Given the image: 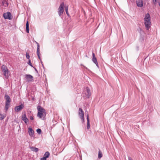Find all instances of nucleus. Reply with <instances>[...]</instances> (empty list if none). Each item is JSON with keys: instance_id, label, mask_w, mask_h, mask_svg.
<instances>
[{"instance_id": "nucleus-10", "label": "nucleus", "mask_w": 160, "mask_h": 160, "mask_svg": "<svg viewBox=\"0 0 160 160\" xmlns=\"http://www.w3.org/2000/svg\"><path fill=\"white\" fill-rule=\"evenodd\" d=\"M136 2L137 6L139 7H142L143 6L142 0H137Z\"/></svg>"}, {"instance_id": "nucleus-18", "label": "nucleus", "mask_w": 160, "mask_h": 160, "mask_svg": "<svg viewBox=\"0 0 160 160\" xmlns=\"http://www.w3.org/2000/svg\"><path fill=\"white\" fill-rule=\"evenodd\" d=\"M58 15L60 17H61V15H62L64 12V11H63L62 10H61L60 9L58 8Z\"/></svg>"}, {"instance_id": "nucleus-1", "label": "nucleus", "mask_w": 160, "mask_h": 160, "mask_svg": "<svg viewBox=\"0 0 160 160\" xmlns=\"http://www.w3.org/2000/svg\"><path fill=\"white\" fill-rule=\"evenodd\" d=\"M37 109L38 110V117L42 120H44L46 116L45 110L40 106H37Z\"/></svg>"}, {"instance_id": "nucleus-17", "label": "nucleus", "mask_w": 160, "mask_h": 160, "mask_svg": "<svg viewBox=\"0 0 160 160\" xmlns=\"http://www.w3.org/2000/svg\"><path fill=\"white\" fill-rule=\"evenodd\" d=\"M29 23L28 21L26 23V31L27 33H29Z\"/></svg>"}, {"instance_id": "nucleus-6", "label": "nucleus", "mask_w": 160, "mask_h": 160, "mask_svg": "<svg viewBox=\"0 0 160 160\" xmlns=\"http://www.w3.org/2000/svg\"><path fill=\"white\" fill-rule=\"evenodd\" d=\"M85 94V97L88 98H89L91 95V93L90 90L88 87H87L86 88Z\"/></svg>"}, {"instance_id": "nucleus-35", "label": "nucleus", "mask_w": 160, "mask_h": 160, "mask_svg": "<svg viewBox=\"0 0 160 160\" xmlns=\"http://www.w3.org/2000/svg\"><path fill=\"white\" fill-rule=\"evenodd\" d=\"M136 48H137V50H138L139 47L138 46H137L136 47Z\"/></svg>"}, {"instance_id": "nucleus-5", "label": "nucleus", "mask_w": 160, "mask_h": 160, "mask_svg": "<svg viewBox=\"0 0 160 160\" xmlns=\"http://www.w3.org/2000/svg\"><path fill=\"white\" fill-rule=\"evenodd\" d=\"M3 17L5 19H8L9 20H11L12 19L11 14L9 12L4 13L3 14Z\"/></svg>"}, {"instance_id": "nucleus-29", "label": "nucleus", "mask_w": 160, "mask_h": 160, "mask_svg": "<svg viewBox=\"0 0 160 160\" xmlns=\"http://www.w3.org/2000/svg\"><path fill=\"white\" fill-rule=\"evenodd\" d=\"M80 118L81 119L82 122V123H83L84 121V117H83V118H82V117H81V118Z\"/></svg>"}, {"instance_id": "nucleus-34", "label": "nucleus", "mask_w": 160, "mask_h": 160, "mask_svg": "<svg viewBox=\"0 0 160 160\" xmlns=\"http://www.w3.org/2000/svg\"><path fill=\"white\" fill-rule=\"evenodd\" d=\"M39 54H37V55H38V58H39V59H40V57L39 56Z\"/></svg>"}, {"instance_id": "nucleus-14", "label": "nucleus", "mask_w": 160, "mask_h": 160, "mask_svg": "<svg viewBox=\"0 0 160 160\" xmlns=\"http://www.w3.org/2000/svg\"><path fill=\"white\" fill-rule=\"evenodd\" d=\"M87 129H89L90 128V123L89 122V116L88 114H87Z\"/></svg>"}, {"instance_id": "nucleus-36", "label": "nucleus", "mask_w": 160, "mask_h": 160, "mask_svg": "<svg viewBox=\"0 0 160 160\" xmlns=\"http://www.w3.org/2000/svg\"><path fill=\"white\" fill-rule=\"evenodd\" d=\"M34 69H35V71H36L37 72H38V71H37V69H36V68H34Z\"/></svg>"}, {"instance_id": "nucleus-19", "label": "nucleus", "mask_w": 160, "mask_h": 160, "mask_svg": "<svg viewBox=\"0 0 160 160\" xmlns=\"http://www.w3.org/2000/svg\"><path fill=\"white\" fill-rule=\"evenodd\" d=\"M64 8L67 15L68 16H69V14L68 12V6H65Z\"/></svg>"}, {"instance_id": "nucleus-3", "label": "nucleus", "mask_w": 160, "mask_h": 160, "mask_svg": "<svg viewBox=\"0 0 160 160\" xmlns=\"http://www.w3.org/2000/svg\"><path fill=\"white\" fill-rule=\"evenodd\" d=\"M5 98L6 100L5 102V110L7 111L9 107L10 102H11V99L10 97L7 95H5Z\"/></svg>"}, {"instance_id": "nucleus-11", "label": "nucleus", "mask_w": 160, "mask_h": 160, "mask_svg": "<svg viewBox=\"0 0 160 160\" xmlns=\"http://www.w3.org/2000/svg\"><path fill=\"white\" fill-rule=\"evenodd\" d=\"M28 129V134L31 137H33L34 134V132L32 129L31 128H29Z\"/></svg>"}, {"instance_id": "nucleus-30", "label": "nucleus", "mask_w": 160, "mask_h": 160, "mask_svg": "<svg viewBox=\"0 0 160 160\" xmlns=\"http://www.w3.org/2000/svg\"><path fill=\"white\" fill-rule=\"evenodd\" d=\"M29 118H30V119L31 120H33L34 119L33 116H30V117Z\"/></svg>"}, {"instance_id": "nucleus-37", "label": "nucleus", "mask_w": 160, "mask_h": 160, "mask_svg": "<svg viewBox=\"0 0 160 160\" xmlns=\"http://www.w3.org/2000/svg\"><path fill=\"white\" fill-rule=\"evenodd\" d=\"M159 6H160V3H159Z\"/></svg>"}, {"instance_id": "nucleus-22", "label": "nucleus", "mask_w": 160, "mask_h": 160, "mask_svg": "<svg viewBox=\"0 0 160 160\" xmlns=\"http://www.w3.org/2000/svg\"><path fill=\"white\" fill-rule=\"evenodd\" d=\"M7 68L6 66L5 65H3L2 67V71H5V70H7Z\"/></svg>"}, {"instance_id": "nucleus-12", "label": "nucleus", "mask_w": 160, "mask_h": 160, "mask_svg": "<svg viewBox=\"0 0 160 160\" xmlns=\"http://www.w3.org/2000/svg\"><path fill=\"white\" fill-rule=\"evenodd\" d=\"M22 120H23L25 122V123H27L28 122V119L26 117V114L24 113L22 115Z\"/></svg>"}, {"instance_id": "nucleus-24", "label": "nucleus", "mask_w": 160, "mask_h": 160, "mask_svg": "<svg viewBox=\"0 0 160 160\" xmlns=\"http://www.w3.org/2000/svg\"><path fill=\"white\" fill-rule=\"evenodd\" d=\"M37 54H40V47H38H38H37Z\"/></svg>"}, {"instance_id": "nucleus-21", "label": "nucleus", "mask_w": 160, "mask_h": 160, "mask_svg": "<svg viewBox=\"0 0 160 160\" xmlns=\"http://www.w3.org/2000/svg\"><path fill=\"white\" fill-rule=\"evenodd\" d=\"M50 155V153L49 152H46L44 154L43 156L45 157L46 158H48Z\"/></svg>"}, {"instance_id": "nucleus-8", "label": "nucleus", "mask_w": 160, "mask_h": 160, "mask_svg": "<svg viewBox=\"0 0 160 160\" xmlns=\"http://www.w3.org/2000/svg\"><path fill=\"white\" fill-rule=\"evenodd\" d=\"M92 62L96 65L97 66L98 68L99 66L98 63L97 62V59L95 57V55L94 53L92 52Z\"/></svg>"}, {"instance_id": "nucleus-25", "label": "nucleus", "mask_w": 160, "mask_h": 160, "mask_svg": "<svg viewBox=\"0 0 160 160\" xmlns=\"http://www.w3.org/2000/svg\"><path fill=\"white\" fill-rule=\"evenodd\" d=\"M36 131L39 134H40L42 132L41 129L39 128L37 129L36 130Z\"/></svg>"}, {"instance_id": "nucleus-15", "label": "nucleus", "mask_w": 160, "mask_h": 160, "mask_svg": "<svg viewBox=\"0 0 160 160\" xmlns=\"http://www.w3.org/2000/svg\"><path fill=\"white\" fill-rule=\"evenodd\" d=\"M64 7H65L64 3L63 2H62L60 4L58 8L60 9L61 10H62L64 11Z\"/></svg>"}, {"instance_id": "nucleus-28", "label": "nucleus", "mask_w": 160, "mask_h": 160, "mask_svg": "<svg viewBox=\"0 0 160 160\" xmlns=\"http://www.w3.org/2000/svg\"><path fill=\"white\" fill-rule=\"evenodd\" d=\"M47 158L43 156V157L42 158H40V160H46Z\"/></svg>"}, {"instance_id": "nucleus-16", "label": "nucleus", "mask_w": 160, "mask_h": 160, "mask_svg": "<svg viewBox=\"0 0 160 160\" xmlns=\"http://www.w3.org/2000/svg\"><path fill=\"white\" fill-rule=\"evenodd\" d=\"M30 148L32 151L35 152H38L39 150L38 148L33 147H31Z\"/></svg>"}, {"instance_id": "nucleus-31", "label": "nucleus", "mask_w": 160, "mask_h": 160, "mask_svg": "<svg viewBox=\"0 0 160 160\" xmlns=\"http://www.w3.org/2000/svg\"><path fill=\"white\" fill-rule=\"evenodd\" d=\"M153 0V3L155 4L157 3V0Z\"/></svg>"}, {"instance_id": "nucleus-26", "label": "nucleus", "mask_w": 160, "mask_h": 160, "mask_svg": "<svg viewBox=\"0 0 160 160\" xmlns=\"http://www.w3.org/2000/svg\"><path fill=\"white\" fill-rule=\"evenodd\" d=\"M26 58L28 59H29L30 58V56L29 55V54L27 52L26 53Z\"/></svg>"}, {"instance_id": "nucleus-20", "label": "nucleus", "mask_w": 160, "mask_h": 160, "mask_svg": "<svg viewBox=\"0 0 160 160\" xmlns=\"http://www.w3.org/2000/svg\"><path fill=\"white\" fill-rule=\"evenodd\" d=\"M102 156V153L99 149L98 152V158L99 159L101 158Z\"/></svg>"}, {"instance_id": "nucleus-2", "label": "nucleus", "mask_w": 160, "mask_h": 160, "mask_svg": "<svg viewBox=\"0 0 160 160\" xmlns=\"http://www.w3.org/2000/svg\"><path fill=\"white\" fill-rule=\"evenodd\" d=\"M144 24L147 30L149 29L150 27L151 22H150V16L148 13H147L145 15L144 18Z\"/></svg>"}, {"instance_id": "nucleus-13", "label": "nucleus", "mask_w": 160, "mask_h": 160, "mask_svg": "<svg viewBox=\"0 0 160 160\" xmlns=\"http://www.w3.org/2000/svg\"><path fill=\"white\" fill-rule=\"evenodd\" d=\"M78 115L80 118L82 117L83 118V117H84V112L81 108H79Z\"/></svg>"}, {"instance_id": "nucleus-27", "label": "nucleus", "mask_w": 160, "mask_h": 160, "mask_svg": "<svg viewBox=\"0 0 160 160\" xmlns=\"http://www.w3.org/2000/svg\"><path fill=\"white\" fill-rule=\"evenodd\" d=\"M28 64L30 66H31L32 67H33L32 65V63L31 62V60L29 59V61L28 62Z\"/></svg>"}, {"instance_id": "nucleus-7", "label": "nucleus", "mask_w": 160, "mask_h": 160, "mask_svg": "<svg viewBox=\"0 0 160 160\" xmlns=\"http://www.w3.org/2000/svg\"><path fill=\"white\" fill-rule=\"evenodd\" d=\"M24 106L22 104H21L19 106H16L14 108V110L16 112H18L22 109L24 108Z\"/></svg>"}, {"instance_id": "nucleus-4", "label": "nucleus", "mask_w": 160, "mask_h": 160, "mask_svg": "<svg viewBox=\"0 0 160 160\" xmlns=\"http://www.w3.org/2000/svg\"><path fill=\"white\" fill-rule=\"evenodd\" d=\"M27 82H28L33 81V77L30 74H26L25 76Z\"/></svg>"}, {"instance_id": "nucleus-32", "label": "nucleus", "mask_w": 160, "mask_h": 160, "mask_svg": "<svg viewBox=\"0 0 160 160\" xmlns=\"http://www.w3.org/2000/svg\"><path fill=\"white\" fill-rule=\"evenodd\" d=\"M37 44V47H38H38H40L39 46V43L37 42H35Z\"/></svg>"}, {"instance_id": "nucleus-23", "label": "nucleus", "mask_w": 160, "mask_h": 160, "mask_svg": "<svg viewBox=\"0 0 160 160\" xmlns=\"http://www.w3.org/2000/svg\"><path fill=\"white\" fill-rule=\"evenodd\" d=\"M5 116L2 114L0 113V120H2L4 118Z\"/></svg>"}, {"instance_id": "nucleus-38", "label": "nucleus", "mask_w": 160, "mask_h": 160, "mask_svg": "<svg viewBox=\"0 0 160 160\" xmlns=\"http://www.w3.org/2000/svg\"><path fill=\"white\" fill-rule=\"evenodd\" d=\"M86 57H88V56H87V55H86Z\"/></svg>"}, {"instance_id": "nucleus-9", "label": "nucleus", "mask_w": 160, "mask_h": 160, "mask_svg": "<svg viewBox=\"0 0 160 160\" xmlns=\"http://www.w3.org/2000/svg\"><path fill=\"white\" fill-rule=\"evenodd\" d=\"M2 73L4 75L6 78H8L9 75L10 74V72L7 69V70H4L2 71Z\"/></svg>"}, {"instance_id": "nucleus-33", "label": "nucleus", "mask_w": 160, "mask_h": 160, "mask_svg": "<svg viewBox=\"0 0 160 160\" xmlns=\"http://www.w3.org/2000/svg\"><path fill=\"white\" fill-rule=\"evenodd\" d=\"M128 160H132V159L130 157H128Z\"/></svg>"}]
</instances>
